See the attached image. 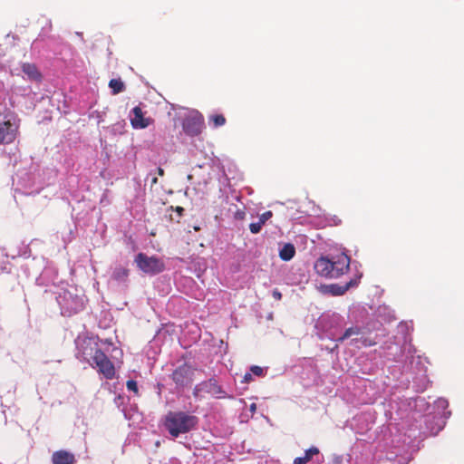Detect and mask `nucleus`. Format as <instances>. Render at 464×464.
<instances>
[{"label":"nucleus","mask_w":464,"mask_h":464,"mask_svg":"<svg viewBox=\"0 0 464 464\" xmlns=\"http://www.w3.org/2000/svg\"><path fill=\"white\" fill-rule=\"evenodd\" d=\"M163 425L169 434L176 439L195 430L198 425V418L186 411H169L164 417Z\"/></svg>","instance_id":"f257e3e1"},{"label":"nucleus","mask_w":464,"mask_h":464,"mask_svg":"<svg viewBox=\"0 0 464 464\" xmlns=\"http://www.w3.org/2000/svg\"><path fill=\"white\" fill-rule=\"evenodd\" d=\"M350 268V257L344 254L321 256L314 263L315 272L325 278H338Z\"/></svg>","instance_id":"f03ea898"},{"label":"nucleus","mask_w":464,"mask_h":464,"mask_svg":"<svg viewBox=\"0 0 464 464\" xmlns=\"http://www.w3.org/2000/svg\"><path fill=\"white\" fill-rule=\"evenodd\" d=\"M92 359L91 365L98 369V372L103 375L104 378L111 380L115 375V369L112 362L107 357V355L97 348V343H88V346L85 347L82 354L81 355L82 360L90 362Z\"/></svg>","instance_id":"7ed1b4c3"},{"label":"nucleus","mask_w":464,"mask_h":464,"mask_svg":"<svg viewBox=\"0 0 464 464\" xmlns=\"http://www.w3.org/2000/svg\"><path fill=\"white\" fill-rule=\"evenodd\" d=\"M56 300L62 314L66 316H72L82 311L85 304L84 295L79 294V290L75 287L63 289L58 293Z\"/></svg>","instance_id":"20e7f679"},{"label":"nucleus","mask_w":464,"mask_h":464,"mask_svg":"<svg viewBox=\"0 0 464 464\" xmlns=\"http://www.w3.org/2000/svg\"><path fill=\"white\" fill-rule=\"evenodd\" d=\"M19 133V123L15 117L0 112V145L13 143Z\"/></svg>","instance_id":"39448f33"},{"label":"nucleus","mask_w":464,"mask_h":464,"mask_svg":"<svg viewBox=\"0 0 464 464\" xmlns=\"http://www.w3.org/2000/svg\"><path fill=\"white\" fill-rule=\"evenodd\" d=\"M137 266L145 274L157 275L164 271V261L157 256L139 253L135 257Z\"/></svg>","instance_id":"423d86ee"},{"label":"nucleus","mask_w":464,"mask_h":464,"mask_svg":"<svg viewBox=\"0 0 464 464\" xmlns=\"http://www.w3.org/2000/svg\"><path fill=\"white\" fill-rule=\"evenodd\" d=\"M347 339H351L352 343H354L357 347H367L375 344L374 341L363 336L362 329L358 326L346 329L341 336L335 338V341L343 342Z\"/></svg>","instance_id":"0eeeda50"},{"label":"nucleus","mask_w":464,"mask_h":464,"mask_svg":"<svg viewBox=\"0 0 464 464\" xmlns=\"http://www.w3.org/2000/svg\"><path fill=\"white\" fill-rule=\"evenodd\" d=\"M202 122V116L198 113H194L184 120L183 130L187 134L197 135L201 130Z\"/></svg>","instance_id":"6e6552de"},{"label":"nucleus","mask_w":464,"mask_h":464,"mask_svg":"<svg viewBox=\"0 0 464 464\" xmlns=\"http://www.w3.org/2000/svg\"><path fill=\"white\" fill-rule=\"evenodd\" d=\"M130 118L134 129H145L153 121L152 119L144 117L142 110L138 106L130 111Z\"/></svg>","instance_id":"1a4fd4ad"},{"label":"nucleus","mask_w":464,"mask_h":464,"mask_svg":"<svg viewBox=\"0 0 464 464\" xmlns=\"http://www.w3.org/2000/svg\"><path fill=\"white\" fill-rule=\"evenodd\" d=\"M172 380L179 386H185L191 381V369L184 364L177 368L172 373Z\"/></svg>","instance_id":"9d476101"},{"label":"nucleus","mask_w":464,"mask_h":464,"mask_svg":"<svg viewBox=\"0 0 464 464\" xmlns=\"http://www.w3.org/2000/svg\"><path fill=\"white\" fill-rule=\"evenodd\" d=\"M362 276V273L356 272V274L353 276V277H352L345 285H331L332 294L334 295H343L350 288L356 287L360 283Z\"/></svg>","instance_id":"9b49d317"},{"label":"nucleus","mask_w":464,"mask_h":464,"mask_svg":"<svg viewBox=\"0 0 464 464\" xmlns=\"http://www.w3.org/2000/svg\"><path fill=\"white\" fill-rule=\"evenodd\" d=\"M75 461V456L67 450H57L52 455L53 464H74Z\"/></svg>","instance_id":"f8f14e48"},{"label":"nucleus","mask_w":464,"mask_h":464,"mask_svg":"<svg viewBox=\"0 0 464 464\" xmlns=\"http://www.w3.org/2000/svg\"><path fill=\"white\" fill-rule=\"evenodd\" d=\"M295 255V246L291 243L285 244L280 249H279V256L284 261H289L291 260Z\"/></svg>","instance_id":"ddd939ff"},{"label":"nucleus","mask_w":464,"mask_h":464,"mask_svg":"<svg viewBox=\"0 0 464 464\" xmlns=\"http://www.w3.org/2000/svg\"><path fill=\"white\" fill-rule=\"evenodd\" d=\"M198 390L212 392L217 397H222L221 393H223L221 388L218 385H217V382L214 380H209L207 382L201 383L200 388Z\"/></svg>","instance_id":"4468645a"},{"label":"nucleus","mask_w":464,"mask_h":464,"mask_svg":"<svg viewBox=\"0 0 464 464\" xmlns=\"http://www.w3.org/2000/svg\"><path fill=\"white\" fill-rule=\"evenodd\" d=\"M319 454V450L316 447H311L304 451L303 457H297L294 459V464H305L309 462L313 456Z\"/></svg>","instance_id":"2eb2a0df"},{"label":"nucleus","mask_w":464,"mask_h":464,"mask_svg":"<svg viewBox=\"0 0 464 464\" xmlns=\"http://www.w3.org/2000/svg\"><path fill=\"white\" fill-rule=\"evenodd\" d=\"M23 72L31 80H39L41 78V74L34 64L24 63L23 65Z\"/></svg>","instance_id":"dca6fc26"},{"label":"nucleus","mask_w":464,"mask_h":464,"mask_svg":"<svg viewBox=\"0 0 464 464\" xmlns=\"http://www.w3.org/2000/svg\"><path fill=\"white\" fill-rule=\"evenodd\" d=\"M109 87L113 95L122 92L125 90V84L121 79H111L109 82Z\"/></svg>","instance_id":"f3484780"},{"label":"nucleus","mask_w":464,"mask_h":464,"mask_svg":"<svg viewBox=\"0 0 464 464\" xmlns=\"http://www.w3.org/2000/svg\"><path fill=\"white\" fill-rule=\"evenodd\" d=\"M448 401L443 398H440L435 401V407L437 408V410L445 411L448 408ZM441 415L444 418H449L450 416V411H442Z\"/></svg>","instance_id":"a211bd4d"},{"label":"nucleus","mask_w":464,"mask_h":464,"mask_svg":"<svg viewBox=\"0 0 464 464\" xmlns=\"http://www.w3.org/2000/svg\"><path fill=\"white\" fill-rule=\"evenodd\" d=\"M51 275H54V272L51 268H45L41 273L39 277L36 279V282L39 285H48V283L45 281L46 277H48Z\"/></svg>","instance_id":"6ab92c4d"},{"label":"nucleus","mask_w":464,"mask_h":464,"mask_svg":"<svg viewBox=\"0 0 464 464\" xmlns=\"http://www.w3.org/2000/svg\"><path fill=\"white\" fill-rule=\"evenodd\" d=\"M210 121L213 123L214 127H219L225 124L226 120L223 115H213L210 117Z\"/></svg>","instance_id":"aec40b11"},{"label":"nucleus","mask_w":464,"mask_h":464,"mask_svg":"<svg viewBox=\"0 0 464 464\" xmlns=\"http://www.w3.org/2000/svg\"><path fill=\"white\" fill-rule=\"evenodd\" d=\"M262 227H263V225L260 223V221H257L256 223H251L249 225V229H250L251 233L257 234L261 231Z\"/></svg>","instance_id":"412c9836"},{"label":"nucleus","mask_w":464,"mask_h":464,"mask_svg":"<svg viewBox=\"0 0 464 464\" xmlns=\"http://www.w3.org/2000/svg\"><path fill=\"white\" fill-rule=\"evenodd\" d=\"M273 216L272 211L268 210L264 212L260 217L258 221L264 226L267 220H269Z\"/></svg>","instance_id":"4be33fe9"},{"label":"nucleus","mask_w":464,"mask_h":464,"mask_svg":"<svg viewBox=\"0 0 464 464\" xmlns=\"http://www.w3.org/2000/svg\"><path fill=\"white\" fill-rule=\"evenodd\" d=\"M127 385V389L130 391V392H134L135 394H138V384L135 381L133 380H129L126 383Z\"/></svg>","instance_id":"5701e85b"},{"label":"nucleus","mask_w":464,"mask_h":464,"mask_svg":"<svg viewBox=\"0 0 464 464\" xmlns=\"http://www.w3.org/2000/svg\"><path fill=\"white\" fill-rule=\"evenodd\" d=\"M250 372L256 376H262L264 374V369L260 366H251Z\"/></svg>","instance_id":"b1692460"},{"label":"nucleus","mask_w":464,"mask_h":464,"mask_svg":"<svg viewBox=\"0 0 464 464\" xmlns=\"http://www.w3.org/2000/svg\"><path fill=\"white\" fill-rule=\"evenodd\" d=\"M273 296H274L275 299L280 300L281 297H282V295H281V293L279 291L274 290Z\"/></svg>","instance_id":"393cba45"},{"label":"nucleus","mask_w":464,"mask_h":464,"mask_svg":"<svg viewBox=\"0 0 464 464\" xmlns=\"http://www.w3.org/2000/svg\"><path fill=\"white\" fill-rule=\"evenodd\" d=\"M252 380V373L251 372H246L244 376V381L246 382H249L250 381Z\"/></svg>","instance_id":"a878e982"},{"label":"nucleus","mask_w":464,"mask_h":464,"mask_svg":"<svg viewBox=\"0 0 464 464\" xmlns=\"http://www.w3.org/2000/svg\"><path fill=\"white\" fill-rule=\"evenodd\" d=\"M176 211H177L179 215H182V212L184 211V209H183V208H181V207H177Z\"/></svg>","instance_id":"bb28decb"},{"label":"nucleus","mask_w":464,"mask_h":464,"mask_svg":"<svg viewBox=\"0 0 464 464\" xmlns=\"http://www.w3.org/2000/svg\"><path fill=\"white\" fill-rule=\"evenodd\" d=\"M158 174H159L160 176H163V175H164V170H163V169H161V168H158Z\"/></svg>","instance_id":"cd10ccee"},{"label":"nucleus","mask_w":464,"mask_h":464,"mask_svg":"<svg viewBox=\"0 0 464 464\" xmlns=\"http://www.w3.org/2000/svg\"><path fill=\"white\" fill-rule=\"evenodd\" d=\"M256 404H255V403H252V404H251V406H250V411H256Z\"/></svg>","instance_id":"c85d7f7f"},{"label":"nucleus","mask_w":464,"mask_h":464,"mask_svg":"<svg viewBox=\"0 0 464 464\" xmlns=\"http://www.w3.org/2000/svg\"><path fill=\"white\" fill-rule=\"evenodd\" d=\"M333 319L335 321V320H338V319H339V317H338V316H336V315H334V316H333Z\"/></svg>","instance_id":"c756f323"},{"label":"nucleus","mask_w":464,"mask_h":464,"mask_svg":"<svg viewBox=\"0 0 464 464\" xmlns=\"http://www.w3.org/2000/svg\"><path fill=\"white\" fill-rule=\"evenodd\" d=\"M153 183H157V178H154L152 180Z\"/></svg>","instance_id":"7c9ffc66"},{"label":"nucleus","mask_w":464,"mask_h":464,"mask_svg":"<svg viewBox=\"0 0 464 464\" xmlns=\"http://www.w3.org/2000/svg\"><path fill=\"white\" fill-rule=\"evenodd\" d=\"M340 222V220H334V225H337Z\"/></svg>","instance_id":"2f4dec72"}]
</instances>
